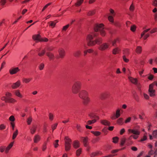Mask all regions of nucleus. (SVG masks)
Listing matches in <instances>:
<instances>
[{
    "instance_id": "obj_39",
    "label": "nucleus",
    "mask_w": 157,
    "mask_h": 157,
    "mask_svg": "<svg viewBox=\"0 0 157 157\" xmlns=\"http://www.w3.org/2000/svg\"><path fill=\"white\" fill-rule=\"evenodd\" d=\"M109 12H110V13H109V15H112V16H114L115 15V13L114 11V10L111 9H110V10H109Z\"/></svg>"
},
{
    "instance_id": "obj_49",
    "label": "nucleus",
    "mask_w": 157,
    "mask_h": 157,
    "mask_svg": "<svg viewBox=\"0 0 157 157\" xmlns=\"http://www.w3.org/2000/svg\"><path fill=\"white\" fill-rule=\"evenodd\" d=\"M129 50L128 49H125L123 51V54L124 55H127L129 53Z\"/></svg>"
},
{
    "instance_id": "obj_27",
    "label": "nucleus",
    "mask_w": 157,
    "mask_h": 157,
    "mask_svg": "<svg viewBox=\"0 0 157 157\" xmlns=\"http://www.w3.org/2000/svg\"><path fill=\"white\" fill-rule=\"evenodd\" d=\"M142 51V48L140 46H137L136 49V52L137 54H140Z\"/></svg>"
},
{
    "instance_id": "obj_52",
    "label": "nucleus",
    "mask_w": 157,
    "mask_h": 157,
    "mask_svg": "<svg viewBox=\"0 0 157 157\" xmlns=\"http://www.w3.org/2000/svg\"><path fill=\"white\" fill-rule=\"evenodd\" d=\"M113 142L114 143H117L119 140V138L118 137H115L113 138Z\"/></svg>"
},
{
    "instance_id": "obj_48",
    "label": "nucleus",
    "mask_w": 157,
    "mask_h": 157,
    "mask_svg": "<svg viewBox=\"0 0 157 157\" xmlns=\"http://www.w3.org/2000/svg\"><path fill=\"white\" fill-rule=\"evenodd\" d=\"M9 120L11 121L10 122L14 123V121H15V119L13 116L12 115L10 116L9 118Z\"/></svg>"
},
{
    "instance_id": "obj_44",
    "label": "nucleus",
    "mask_w": 157,
    "mask_h": 157,
    "mask_svg": "<svg viewBox=\"0 0 157 157\" xmlns=\"http://www.w3.org/2000/svg\"><path fill=\"white\" fill-rule=\"evenodd\" d=\"M6 95L7 99H8V98H11L12 96V94L10 92H7L6 94Z\"/></svg>"
},
{
    "instance_id": "obj_55",
    "label": "nucleus",
    "mask_w": 157,
    "mask_h": 157,
    "mask_svg": "<svg viewBox=\"0 0 157 157\" xmlns=\"http://www.w3.org/2000/svg\"><path fill=\"white\" fill-rule=\"evenodd\" d=\"M6 128V126L3 124L0 125V130H3L5 129Z\"/></svg>"
},
{
    "instance_id": "obj_15",
    "label": "nucleus",
    "mask_w": 157,
    "mask_h": 157,
    "mask_svg": "<svg viewBox=\"0 0 157 157\" xmlns=\"http://www.w3.org/2000/svg\"><path fill=\"white\" fill-rule=\"evenodd\" d=\"M103 41V39L101 37H98L94 40V46L96 44H101Z\"/></svg>"
},
{
    "instance_id": "obj_25",
    "label": "nucleus",
    "mask_w": 157,
    "mask_h": 157,
    "mask_svg": "<svg viewBox=\"0 0 157 157\" xmlns=\"http://www.w3.org/2000/svg\"><path fill=\"white\" fill-rule=\"evenodd\" d=\"M18 133V131L17 129H15V131L13 132V134L12 139L13 140H14L16 137L17 136Z\"/></svg>"
},
{
    "instance_id": "obj_29",
    "label": "nucleus",
    "mask_w": 157,
    "mask_h": 157,
    "mask_svg": "<svg viewBox=\"0 0 157 157\" xmlns=\"http://www.w3.org/2000/svg\"><path fill=\"white\" fill-rule=\"evenodd\" d=\"M6 100L7 101H7V102L11 103H14L16 102V100L11 98H8V99H7Z\"/></svg>"
},
{
    "instance_id": "obj_35",
    "label": "nucleus",
    "mask_w": 157,
    "mask_h": 157,
    "mask_svg": "<svg viewBox=\"0 0 157 157\" xmlns=\"http://www.w3.org/2000/svg\"><path fill=\"white\" fill-rule=\"evenodd\" d=\"M82 149L81 148H79L76 151V155L77 156H79L82 153Z\"/></svg>"
},
{
    "instance_id": "obj_37",
    "label": "nucleus",
    "mask_w": 157,
    "mask_h": 157,
    "mask_svg": "<svg viewBox=\"0 0 157 157\" xmlns=\"http://www.w3.org/2000/svg\"><path fill=\"white\" fill-rule=\"evenodd\" d=\"M32 79L31 78H23V82L25 83H28Z\"/></svg>"
},
{
    "instance_id": "obj_24",
    "label": "nucleus",
    "mask_w": 157,
    "mask_h": 157,
    "mask_svg": "<svg viewBox=\"0 0 157 157\" xmlns=\"http://www.w3.org/2000/svg\"><path fill=\"white\" fill-rule=\"evenodd\" d=\"M37 128V126L35 125H33L30 129V132L31 134H33L36 132Z\"/></svg>"
},
{
    "instance_id": "obj_8",
    "label": "nucleus",
    "mask_w": 157,
    "mask_h": 157,
    "mask_svg": "<svg viewBox=\"0 0 157 157\" xmlns=\"http://www.w3.org/2000/svg\"><path fill=\"white\" fill-rule=\"evenodd\" d=\"M33 39L35 40L40 42H47L48 39L46 38H42L39 34H35L33 36Z\"/></svg>"
},
{
    "instance_id": "obj_14",
    "label": "nucleus",
    "mask_w": 157,
    "mask_h": 157,
    "mask_svg": "<svg viewBox=\"0 0 157 157\" xmlns=\"http://www.w3.org/2000/svg\"><path fill=\"white\" fill-rule=\"evenodd\" d=\"M37 51L38 55L40 56H43L45 52V49H42L41 48H39Z\"/></svg>"
},
{
    "instance_id": "obj_12",
    "label": "nucleus",
    "mask_w": 157,
    "mask_h": 157,
    "mask_svg": "<svg viewBox=\"0 0 157 157\" xmlns=\"http://www.w3.org/2000/svg\"><path fill=\"white\" fill-rule=\"evenodd\" d=\"M150 30V29H146L144 30L141 33V37H142L143 36H144L143 37V38L144 40H146L147 37H148L149 36V34L148 33L147 34H145L148 31H149Z\"/></svg>"
},
{
    "instance_id": "obj_20",
    "label": "nucleus",
    "mask_w": 157,
    "mask_h": 157,
    "mask_svg": "<svg viewBox=\"0 0 157 157\" xmlns=\"http://www.w3.org/2000/svg\"><path fill=\"white\" fill-rule=\"evenodd\" d=\"M40 139V137L38 135H36L34 136L33 141L35 143H37Z\"/></svg>"
},
{
    "instance_id": "obj_9",
    "label": "nucleus",
    "mask_w": 157,
    "mask_h": 157,
    "mask_svg": "<svg viewBox=\"0 0 157 157\" xmlns=\"http://www.w3.org/2000/svg\"><path fill=\"white\" fill-rule=\"evenodd\" d=\"M65 149L67 151L69 150L71 147V141L69 138L67 137H65Z\"/></svg>"
},
{
    "instance_id": "obj_38",
    "label": "nucleus",
    "mask_w": 157,
    "mask_h": 157,
    "mask_svg": "<svg viewBox=\"0 0 157 157\" xmlns=\"http://www.w3.org/2000/svg\"><path fill=\"white\" fill-rule=\"evenodd\" d=\"M96 121V120L95 119H93L92 120H89V121H88L87 122V124H89V125L91 124H93Z\"/></svg>"
},
{
    "instance_id": "obj_50",
    "label": "nucleus",
    "mask_w": 157,
    "mask_h": 157,
    "mask_svg": "<svg viewBox=\"0 0 157 157\" xmlns=\"http://www.w3.org/2000/svg\"><path fill=\"white\" fill-rule=\"evenodd\" d=\"M99 154L98 151L94 152L90 154V156L91 157H94L95 156Z\"/></svg>"
},
{
    "instance_id": "obj_10",
    "label": "nucleus",
    "mask_w": 157,
    "mask_h": 157,
    "mask_svg": "<svg viewBox=\"0 0 157 157\" xmlns=\"http://www.w3.org/2000/svg\"><path fill=\"white\" fill-rule=\"evenodd\" d=\"M20 69L18 67H12L9 71V72L10 75H13L17 74L19 72Z\"/></svg>"
},
{
    "instance_id": "obj_5",
    "label": "nucleus",
    "mask_w": 157,
    "mask_h": 157,
    "mask_svg": "<svg viewBox=\"0 0 157 157\" xmlns=\"http://www.w3.org/2000/svg\"><path fill=\"white\" fill-rule=\"evenodd\" d=\"M81 86V83L80 81L75 82L72 87V92L74 94H77L79 92Z\"/></svg>"
},
{
    "instance_id": "obj_59",
    "label": "nucleus",
    "mask_w": 157,
    "mask_h": 157,
    "mask_svg": "<svg viewBox=\"0 0 157 157\" xmlns=\"http://www.w3.org/2000/svg\"><path fill=\"white\" fill-rule=\"evenodd\" d=\"M95 12L94 10L90 11L88 13V15L89 16H91L94 14Z\"/></svg>"
},
{
    "instance_id": "obj_54",
    "label": "nucleus",
    "mask_w": 157,
    "mask_h": 157,
    "mask_svg": "<svg viewBox=\"0 0 157 157\" xmlns=\"http://www.w3.org/2000/svg\"><path fill=\"white\" fill-rule=\"evenodd\" d=\"M123 59L124 62L126 63L128 62L129 61L128 59H127L126 58V55H124V56H123Z\"/></svg>"
},
{
    "instance_id": "obj_30",
    "label": "nucleus",
    "mask_w": 157,
    "mask_h": 157,
    "mask_svg": "<svg viewBox=\"0 0 157 157\" xmlns=\"http://www.w3.org/2000/svg\"><path fill=\"white\" fill-rule=\"evenodd\" d=\"M120 111L121 109H117L116 111L115 114L116 117L118 118L121 115Z\"/></svg>"
},
{
    "instance_id": "obj_7",
    "label": "nucleus",
    "mask_w": 157,
    "mask_h": 157,
    "mask_svg": "<svg viewBox=\"0 0 157 157\" xmlns=\"http://www.w3.org/2000/svg\"><path fill=\"white\" fill-rule=\"evenodd\" d=\"M110 41L108 42H105L100 44L98 48L100 51H103L109 48L110 47Z\"/></svg>"
},
{
    "instance_id": "obj_21",
    "label": "nucleus",
    "mask_w": 157,
    "mask_h": 157,
    "mask_svg": "<svg viewBox=\"0 0 157 157\" xmlns=\"http://www.w3.org/2000/svg\"><path fill=\"white\" fill-rule=\"evenodd\" d=\"M46 55L50 60H53L54 59V55L51 52H48L46 53Z\"/></svg>"
},
{
    "instance_id": "obj_18",
    "label": "nucleus",
    "mask_w": 157,
    "mask_h": 157,
    "mask_svg": "<svg viewBox=\"0 0 157 157\" xmlns=\"http://www.w3.org/2000/svg\"><path fill=\"white\" fill-rule=\"evenodd\" d=\"M15 95L17 97L22 98L23 97V95L21 93L20 91L19 90H15L14 92Z\"/></svg>"
},
{
    "instance_id": "obj_41",
    "label": "nucleus",
    "mask_w": 157,
    "mask_h": 157,
    "mask_svg": "<svg viewBox=\"0 0 157 157\" xmlns=\"http://www.w3.org/2000/svg\"><path fill=\"white\" fill-rule=\"evenodd\" d=\"M147 139V133H145L143 137L141 139V140H140V141L142 142L144 141H145Z\"/></svg>"
},
{
    "instance_id": "obj_22",
    "label": "nucleus",
    "mask_w": 157,
    "mask_h": 157,
    "mask_svg": "<svg viewBox=\"0 0 157 157\" xmlns=\"http://www.w3.org/2000/svg\"><path fill=\"white\" fill-rule=\"evenodd\" d=\"M82 54V52L80 50H77L74 53V55L76 57H79Z\"/></svg>"
},
{
    "instance_id": "obj_47",
    "label": "nucleus",
    "mask_w": 157,
    "mask_h": 157,
    "mask_svg": "<svg viewBox=\"0 0 157 157\" xmlns=\"http://www.w3.org/2000/svg\"><path fill=\"white\" fill-rule=\"evenodd\" d=\"M59 140H56L53 143V145L55 148H57L59 146L58 142Z\"/></svg>"
},
{
    "instance_id": "obj_43",
    "label": "nucleus",
    "mask_w": 157,
    "mask_h": 157,
    "mask_svg": "<svg viewBox=\"0 0 157 157\" xmlns=\"http://www.w3.org/2000/svg\"><path fill=\"white\" fill-rule=\"evenodd\" d=\"M155 90L149 91L150 96L151 97H153V96H154L155 95Z\"/></svg>"
},
{
    "instance_id": "obj_57",
    "label": "nucleus",
    "mask_w": 157,
    "mask_h": 157,
    "mask_svg": "<svg viewBox=\"0 0 157 157\" xmlns=\"http://www.w3.org/2000/svg\"><path fill=\"white\" fill-rule=\"evenodd\" d=\"M135 9V7L133 4H132L130 6L129 8V10L131 11H134Z\"/></svg>"
},
{
    "instance_id": "obj_1",
    "label": "nucleus",
    "mask_w": 157,
    "mask_h": 157,
    "mask_svg": "<svg viewBox=\"0 0 157 157\" xmlns=\"http://www.w3.org/2000/svg\"><path fill=\"white\" fill-rule=\"evenodd\" d=\"M79 98L82 100L84 105H86L90 102V98L89 97L88 92L85 90H81L79 93Z\"/></svg>"
},
{
    "instance_id": "obj_28",
    "label": "nucleus",
    "mask_w": 157,
    "mask_h": 157,
    "mask_svg": "<svg viewBox=\"0 0 157 157\" xmlns=\"http://www.w3.org/2000/svg\"><path fill=\"white\" fill-rule=\"evenodd\" d=\"M57 22L56 21H51L49 22V24L51 26L52 28H53L55 26Z\"/></svg>"
},
{
    "instance_id": "obj_3",
    "label": "nucleus",
    "mask_w": 157,
    "mask_h": 157,
    "mask_svg": "<svg viewBox=\"0 0 157 157\" xmlns=\"http://www.w3.org/2000/svg\"><path fill=\"white\" fill-rule=\"evenodd\" d=\"M98 35V33L95 32L88 34L86 37L87 41V44L89 46H94V40H93L94 37Z\"/></svg>"
},
{
    "instance_id": "obj_13",
    "label": "nucleus",
    "mask_w": 157,
    "mask_h": 157,
    "mask_svg": "<svg viewBox=\"0 0 157 157\" xmlns=\"http://www.w3.org/2000/svg\"><path fill=\"white\" fill-rule=\"evenodd\" d=\"M21 85V82L20 80H17L16 82L13 83L11 85L13 89H16L18 88Z\"/></svg>"
},
{
    "instance_id": "obj_31",
    "label": "nucleus",
    "mask_w": 157,
    "mask_h": 157,
    "mask_svg": "<svg viewBox=\"0 0 157 157\" xmlns=\"http://www.w3.org/2000/svg\"><path fill=\"white\" fill-rule=\"evenodd\" d=\"M84 0H77L76 3L75 4V5L76 6H80L83 3Z\"/></svg>"
},
{
    "instance_id": "obj_40",
    "label": "nucleus",
    "mask_w": 157,
    "mask_h": 157,
    "mask_svg": "<svg viewBox=\"0 0 157 157\" xmlns=\"http://www.w3.org/2000/svg\"><path fill=\"white\" fill-rule=\"evenodd\" d=\"M44 67V65L43 63H41L38 66V68L40 70H43Z\"/></svg>"
},
{
    "instance_id": "obj_45",
    "label": "nucleus",
    "mask_w": 157,
    "mask_h": 157,
    "mask_svg": "<svg viewBox=\"0 0 157 157\" xmlns=\"http://www.w3.org/2000/svg\"><path fill=\"white\" fill-rule=\"evenodd\" d=\"M47 51L50 52L53 50V48L52 46H48L45 49Z\"/></svg>"
},
{
    "instance_id": "obj_36",
    "label": "nucleus",
    "mask_w": 157,
    "mask_h": 157,
    "mask_svg": "<svg viewBox=\"0 0 157 157\" xmlns=\"http://www.w3.org/2000/svg\"><path fill=\"white\" fill-rule=\"evenodd\" d=\"M114 16H112V15H109L108 17L109 21L112 23H113L114 22Z\"/></svg>"
},
{
    "instance_id": "obj_4",
    "label": "nucleus",
    "mask_w": 157,
    "mask_h": 157,
    "mask_svg": "<svg viewBox=\"0 0 157 157\" xmlns=\"http://www.w3.org/2000/svg\"><path fill=\"white\" fill-rule=\"evenodd\" d=\"M94 30L96 32L99 31L101 36L103 37L105 36L106 35V33L105 30L104 25L103 24H97Z\"/></svg>"
},
{
    "instance_id": "obj_33",
    "label": "nucleus",
    "mask_w": 157,
    "mask_h": 157,
    "mask_svg": "<svg viewBox=\"0 0 157 157\" xmlns=\"http://www.w3.org/2000/svg\"><path fill=\"white\" fill-rule=\"evenodd\" d=\"M117 123L120 125H121L123 124V119L122 118H119L117 121Z\"/></svg>"
},
{
    "instance_id": "obj_46",
    "label": "nucleus",
    "mask_w": 157,
    "mask_h": 157,
    "mask_svg": "<svg viewBox=\"0 0 157 157\" xmlns=\"http://www.w3.org/2000/svg\"><path fill=\"white\" fill-rule=\"evenodd\" d=\"M32 120V118L31 117H29L27 119V124L29 125L31 124V122Z\"/></svg>"
},
{
    "instance_id": "obj_19",
    "label": "nucleus",
    "mask_w": 157,
    "mask_h": 157,
    "mask_svg": "<svg viewBox=\"0 0 157 157\" xmlns=\"http://www.w3.org/2000/svg\"><path fill=\"white\" fill-rule=\"evenodd\" d=\"M100 122L102 124L106 126H109L110 124V122L106 120H101Z\"/></svg>"
},
{
    "instance_id": "obj_56",
    "label": "nucleus",
    "mask_w": 157,
    "mask_h": 157,
    "mask_svg": "<svg viewBox=\"0 0 157 157\" xmlns=\"http://www.w3.org/2000/svg\"><path fill=\"white\" fill-rule=\"evenodd\" d=\"M47 145V142H45L43 146L42 147V150L43 151H44L47 148L46 147Z\"/></svg>"
},
{
    "instance_id": "obj_62",
    "label": "nucleus",
    "mask_w": 157,
    "mask_h": 157,
    "mask_svg": "<svg viewBox=\"0 0 157 157\" xmlns=\"http://www.w3.org/2000/svg\"><path fill=\"white\" fill-rule=\"evenodd\" d=\"M6 2V0H1L0 3L2 5H4Z\"/></svg>"
},
{
    "instance_id": "obj_6",
    "label": "nucleus",
    "mask_w": 157,
    "mask_h": 157,
    "mask_svg": "<svg viewBox=\"0 0 157 157\" xmlns=\"http://www.w3.org/2000/svg\"><path fill=\"white\" fill-rule=\"evenodd\" d=\"M13 142H11L6 147L5 145L1 146H0V152L1 153L4 152L5 154H7L13 146Z\"/></svg>"
},
{
    "instance_id": "obj_64",
    "label": "nucleus",
    "mask_w": 157,
    "mask_h": 157,
    "mask_svg": "<svg viewBox=\"0 0 157 157\" xmlns=\"http://www.w3.org/2000/svg\"><path fill=\"white\" fill-rule=\"evenodd\" d=\"M125 140L126 139L125 138H123L121 140V146H123L125 142Z\"/></svg>"
},
{
    "instance_id": "obj_32",
    "label": "nucleus",
    "mask_w": 157,
    "mask_h": 157,
    "mask_svg": "<svg viewBox=\"0 0 157 157\" xmlns=\"http://www.w3.org/2000/svg\"><path fill=\"white\" fill-rule=\"evenodd\" d=\"M91 132L95 136H98L101 134V132L98 131H91Z\"/></svg>"
},
{
    "instance_id": "obj_51",
    "label": "nucleus",
    "mask_w": 157,
    "mask_h": 157,
    "mask_svg": "<svg viewBox=\"0 0 157 157\" xmlns=\"http://www.w3.org/2000/svg\"><path fill=\"white\" fill-rule=\"evenodd\" d=\"M143 97H144V98L145 99H146V100H148L149 99V97L148 95L147 94H146L144 93H143Z\"/></svg>"
},
{
    "instance_id": "obj_2",
    "label": "nucleus",
    "mask_w": 157,
    "mask_h": 157,
    "mask_svg": "<svg viewBox=\"0 0 157 157\" xmlns=\"http://www.w3.org/2000/svg\"><path fill=\"white\" fill-rule=\"evenodd\" d=\"M128 134H132L128 138V140H131L132 137L135 140L137 139L140 133V131L136 128L129 129L128 130Z\"/></svg>"
},
{
    "instance_id": "obj_34",
    "label": "nucleus",
    "mask_w": 157,
    "mask_h": 157,
    "mask_svg": "<svg viewBox=\"0 0 157 157\" xmlns=\"http://www.w3.org/2000/svg\"><path fill=\"white\" fill-rule=\"evenodd\" d=\"M119 41V39L118 38H117L113 40H112L111 42V43L112 44V45L113 46H114L115 45L116 43L117 42H118Z\"/></svg>"
},
{
    "instance_id": "obj_63",
    "label": "nucleus",
    "mask_w": 157,
    "mask_h": 157,
    "mask_svg": "<svg viewBox=\"0 0 157 157\" xmlns=\"http://www.w3.org/2000/svg\"><path fill=\"white\" fill-rule=\"evenodd\" d=\"M136 29V27L135 25H133L131 26V30L133 32L135 31Z\"/></svg>"
},
{
    "instance_id": "obj_61",
    "label": "nucleus",
    "mask_w": 157,
    "mask_h": 157,
    "mask_svg": "<svg viewBox=\"0 0 157 157\" xmlns=\"http://www.w3.org/2000/svg\"><path fill=\"white\" fill-rule=\"evenodd\" d=\"M154 153V152L153 150H152V149H151L150 151H149L147 155L151 156L153 155Z\"/></svg>"
},
{
    "instance_id": "obj_16",
    "label": "nucleus",
    "mask_w": 157,
    "mask_h": 157,
    "mask_svg": "<svg viewBox=\"0 0 157 157\" xmlns=\"http://www.w3.org/2000/svg\"><path fill=\"white\" fill-rule=\"evenodd\" d=\"M128 78L132 83L137 84L138 83V79L136 78H134L131 76H128Z\"/></svg>"
},
{
    "instance_id": "obj_42",
    "label": "nucleus",
    "mask_w": 157,
    "mask_h": 157,
    "mask_svg": "<svg viewBox=\"0 0 157 157\" xmlns=\"http://www.w3.org/2000/svg\"><path fill=\"white\" fill-rule=\"evenodd\" d=\"M154 86V84L153 83H152L150 84L149 85V90H148V92L149 91H152L153 90H155L153 89V86Z\"/></svg>"
},
{
    "instance_id": "obj_53",
    "label": "nucleus",
    "mask_w": 157,
    "mask_h": 157,
    "mask_svg": "<svg viewBox=\"0 0 157 157\" xmlns=\"http://www.w3.org/2000/svg\"><path fill=\"white\" fill-rule=\"evenodd\" d=\"M157 130H155L153 131L152 133L153 136L154 138H156L157 137Z\"/></svg>"
},
{
    "instance_id": "obj_17",
    "label": "nucleus",
    "mask_w": 157,
    "mask_h": 157,
    "mask_svg": "<svg viewBox=\"0 0 157 157\" xmlns=\"http://www.w3.org/2000/svg\"><path fill=\"white\" fill-rule=\"evenodd\" d=\"M80 142L79 141L75 140L73 142L72 145L75 148L77 149L80 147Z\"/></svg>"
},
{
    "instance_id": "obj_26",
    "label": "nucleus",
    "mask_w": 157,
    "mask_h": 157,
    "mask_svg": "<svg viewBox=\"0 0 157 157\" xmlns=\"http://www.w3.org/2000/svg\"><path fill=\"white\" fill-rule=\"evenodd\" d=\"M82 142L83 143L84 145L86 147L87 145V143L88 141V138L87 137H82Z\"/></svg>"
},
{
    "instance_id": "obj_58",
    "label": "nucleus",
    "mask_w": 157,
    "mask_h": 157,
    "mask_svg": "<svg viewBox=\"0 0 157 157\" xmlns=\"http://www.w3.org/2000/svg\"><path fill=\"white\" fill-rule=\"evenodd\" d=\"M69 26V25L68 24L65 26H64L62 29V31H66L67 28Z\"/></svg>"
},
{
    "instance_id": "obj_60",
    "label": "nucleus",
    "mask_w": 157,
    "mask_h": 157,
    "mask_svg": "<svg viewBox=\"0 0 157 157\" xmlns=\"http://www.w3.org/2000/svg\"><path fill=\"white\" fill-rule=\"evenodd\" d=\"M51 3H49L46 4L43 8L42 10V11H43L45 9H46L48 6L51 4Z\"/></svg>"
},
{
    "instance_id": "obj_11",
    "label": "nucleus",
    "mask_w": 157,
    "mask_h": 157,
    "mask_svg": "<svg viewBox=\"0 0 157 157\" xmlns=\"http://www.w3.org/2000/svg\"><path fill=\"white\" fill-rule=\"evenodd\" d=\"M58 52L59 55V57L60 58H63L65 55V51L64 49L60 48L58 50Z\"/></svg>"
},
{
    "instance_id": "obj_23",
    "label": "nucleus",
    "mask_w": 157,
    "mask_h": 157,
    "mask_svg": "<svg viewBox=\"0 0 157 157\" xmlns=\"http://www.w3.org/2000/svg\"><path fill=\"white\" fill-rule=\"evenodd\" d=\"M120 51L121 49L119 48H116L113 50L112 53L114 55H116L118 54Z\"/></svg>"
}]
</instances>
